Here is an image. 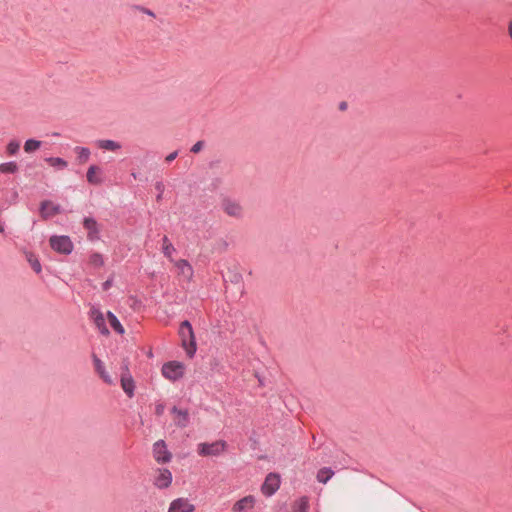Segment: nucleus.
I'll return each mask as SVG.
<instances>
[{
    "mask_svg": "<svg viewBox=\"0 0 512 512\" xmlns=\"http://www.w3.org/2000/svg\"><path fill=\"white\" fill-rule=\"evenodd\" d=\"M179 335L182 341V346L187 355L192 358L196 352V340L193 332L192 325L189 321H183L179 328Z\"/></svg>",
    "mask_w": 512,
    "mask_h": 512,
    "instance_id": "nucleus-1",
    "label": "nucleus"
},
{
    "mask_svg": "<svg viewBox=\"0 0 512 512\" xmlns=\"http://www.w3.org/2000/svg\"><path fill=\"white\" fill-rule=\"evenodd\" d=\"M220 207L222 211L231 218L241 220L245 216V209L240 201H237L232 198H223L221 200Z\"/></svg>",
    "mask_w": 512,
    "mask_h": 512,
    "instance_id": "nucleus-2",
    "label": "nucleus"
},
{
    "mask_svg": "<svg viewBox=\"0 0 512 512\" xmlns=\"http://www.w3.org/2000/svg\"><path fill=\"white\" fill-rule=\"evenodd\" d=\"M227 443L223 440H218L212 443H200L197 446V451L201 456H218L225 452Z\"/></svg>",
    "mask_w": 512,
    "mask_h": 512,
    "instance_id": "nucleus-3",
    "label": "nucleus"
},
{
    "mask_svg": "<svg viewBox=\"0 0 512 512\" xmlns=\"http://www.w3.org/2000/svg\"><path fill=\"white\" fill-rule=\"evenodd\" d=\"M173 480L172 473L167 468H157L153 471L152 483L157 489L163 490L171 486Z\"/></svg>",
    "mask_w": 512,
    "mask_h": 512,
    "instance_id": "nucleus-4",
    "label": "nucleus"
},
{
    "mask_svg": "<svg viewBox=\"0 0 512 512\" xmlns=\"http://www.w3.org/2000/svg\"><path fill=\"white\" fill-rule=\"evenodd\" d=\"M184 370L185 367L182 363L171 361L163 365L162 374L166 379L176 381L183 377Z\"/></svg>",
    "mask_w": 512,
    "mask_h": 512,
    "instance_id": "nucleus-5",
    "label": "nucleus"
},
{
    "mask_svg": "<svg viewBox=\"0 0 512 512\" xmlns=\"http://www.w3.org/2000/svg\"><path fill=\"white\" fill-rule=\"evenodd\" d=\"M50 245L53 250L63 254H69L73 250V244L68 236H52Z\"/></svg>",
    "mask_w": 512,
    "mask_h": 512,
    "instance_id": "nucleus-6",
    "label": "nucleus"
},
{
    "mask_svg": "<svg viewBox=\"0 0 512 512\" xmlns=\"http://www.w3.org/2000/svg\"><path fill=\"white\" fill-rule=\"evenodd\" d=\"M280 487V477L275 473H270L266 476L264 483L261 486V492L267 496H272Z\"/></svg>",
    "mask_w": 512,
    "mask_h": 512,
    "instance_id": "nucleus-7",
    "label": "nucleus"
},
{
    "mask_svg": "<svg viewBox=\"0 0 512 512\" xmlns=\"http://www.w3.org/2000/svg\"><path fill=\"white\" fill-rule=\"evenodd\" d=\"M176 268L177 275L185 281L191 282L194 276V270L191 264L185 259L174 260L172 262Z\"/></svg>",
    "mask_w": 512,
    "mask_h": 512,
    "instance_id": "nucleus-8",
    "label": "nucleus"
},
{
    "mask_svg": "<svg viewBox=\"0 0 512 512\" xmlns=\"http://www.w3.org/2000/svg\"><path fill=\"white\" fill-rule=\"evenodd\" d=\"M153 457L158 463H167L171 460L172 454L168 451L163 440H159L154 443Z\"/></svg>",
    "mask_w": 512,
    "mask_h": 512,
    "instance_id": "nucleus-9",
    "label": "nucleus"
},
{
    "mask_svg": "<svg viewBox=\"0 0 512 512\" xmlns=\"http://www.w3.org/2000/svg\"><path fill=\"white\" fill-rule=\"evenodd\" d=\"M195 506L186 498L174 499L167 512H194Z\"/></svg>",
    "mask_w": 512,
    "mask_h": 512,
    "instance_id": "nucleus-10",
    "label": "nucleus"
},
{
    "mask_svg": "<svg viewBox=\"0 0 512 512\" xmlns=\"http://www.w3.org/2000/svg\"><path fill=\"white\" fill-rule=\"evenodd\" d=\"M255 503H256L255 497L252 495H248V496H245L242 499L238 500L233 505L232 510H233V512H248L254 508Z\"/></svg>",
    "mask_w": 512,
    "mask_h": 512,
    "instance_id": "nucleus-11",
    "label": "nucleus"
},
{
    "mask_svg": "<svg viewBox=\"0 0 512 512\" xmlns=\"http://www.w3.org/2000/svg\"><path fill=\"white\" fill-rule=\"evenodd\" d=\"M60 213V206L49 200H45L40 205V215L43 219H48Z\"/></svg>",
    "mask_w": 512,
    "mask_h": 512,
    "instance_id": "nucleus-12",
    "label": "nucleus"
},
{
    "mask_svg": "<svg viewBox=\"0 0 512 512\" xmlns=\"http://www.w3.org/2000/svg\"><path fill=\"white\" fill-rule=\"evenodd\" d=\"M125 372L121 375V387L124 390V392L127 394L128 397H133L134 395V380L132 376L128 372V367L125 365L124 367Z\"/></svg>",
    "mask_w": 512,
    "mask_h": 512,
    "instance_id": "nucleus-13",
    "label": "nucleus"
},
{
    "mask_svg": "<svg viewBox=\"0 0 512 512\" xmlns=\"http://www.w3.org/2000/svg\"><path fill=\"white\" fill-rule=\"evenodd\" d=\"M94 368L100 378L107 384H114V379L110 376V374L105 370L103 362L95 355H92Z\"/></svg>",
    "mask_w": 512,
    "mask_h": 512,
    "instance_id": "nucleus-14",
    "label": "nucleus"
},
{
    "mask_svg": "<svg viewBox=\"0 0 512 512\" xmlns=\"http://www.w3.org/2000/svg\"><path fill=\"white\" fill-rule=\"evenodd\" d=\"M171 413L173 415L174 424L180 428H184L189 423V414L187 410L178 409L177 407H173L171 409Z\"/></svg>",
    "mask_w": 512,
    "mask_h": 512,
    "instance_id": "nucleus-15",
    "label": "nucleus"
},
{
    "mask_svg": "<svg viewBox=\"0 0 512 512\" xmlns=\"http://www.w3.org/2000/svg\"><path fill=\"white\" fill-rule=\"evenodd\" d=\"M88 183L92 185H100L103 182L102 169L97 165H91L86 173Z\"/></svg>",
    "mask_w": 512,
    "mask_h": 512,
    "instance_id": "nucleus-16",
    "label": "nucleus"
},
{
    "mask_svg": "<svg viewBox=\"0 0 512 512\" xmlns=\"http://www.w3.org/2000/svg\"><path fill=\"white\" fill-rule=\"evenodd\" d=\"M91 317L93 319L94 324L96 325V327L99 329V331L102 334H104V335L109 334V330L105 324L104 315L101 311H99L98 309H92Z\"/></svg>",
    "mask_w": 512,
    "mask_h": 512,
    "instance_id": "nucleus-17",
    "label": "nucleus"
},
{
    "mask_svg": "<svg viewBox=\"0 0 512 512\" xmlns=\"http://www.w3.org/2000/svg\"><path fill=\"white\" fill-rule=\"evenodd\" d=\"M83 225L88 231V237L94 239L98 234V225L95 219L87 217L84 219Z\"/></svg>",
    "mask_w": 512,
    "mask_h": 512,
    "instance_id": "nucleus-18",
    "label": "nucleus"
},
{
    "mask_svg": "<svg viewBox=\"0 0 512 512\" xmlns=\"http://www.w3.org/2000/svg\"><path fill=\"white\" fill-rule=\"evenodd\" d=\"M176 251L173 244L170 242L167 236L162 239V252L169 259L170 262L174 261L173 253Z\"/></svg>",
    "mask_w": 512,
    "mask_h": 512,
    "instance_id": "nucleus-19",
    "label": "nucleus"
},
{
    "mask_svg": "<svg viewBox=\"0 0 512 512\" xmlns=\"http://www.w3.org/2000/svg\"><path fill=\"white\" fill-rule=\"evenodd\" d=\"M97 146L100 148V149H103V150H108V151H116V150H119L121 148V145L120 143L114 141V140H98L97 141Z\"/></svg>",
    "mask_w": 512,
    "mask_h": 512,
    "instance_id": "nucleus-20",
    "label": "nucleus"
},
{
    "mask_svg": "<svg viewBox=\"0 0 512 512\" xmlns=\"http://www.w3.org/2000/svg\"><path fill=\"white\" fill-rule=\"evenodd\" d=\"M25 258L35 273H37V274L41 273V271H42L41 264H40L38 258L32 252L26 251Z\"/></svg>",
    "mask_w": 512,
    "mask_h": 512,
    "instance_id": "nucleus-21",
    "label": "nucleus"
},
{
    "mask_svg": "<svg viewBox=\"0 0 512 512\" xmlns=\"http://www.w3.org/2000/svg\"><path fill=\"white\" fill-rule=\"evenodd\" d=\"M334 475V472L332 469L324 467L320 469L317 473V480L323 484H326Z\"/></svg>",
    "mask_w": 512,
    "mask_h": 512,
    "instance_id": "nucleus-22",
    "label": "nucleus"
},
{
    "mask_svg": "<svg viewBox=\"0 0 512 512\" xmlns=\"http://www.w3.org/2000/svg\"><path fill=\"white\" fill-rule=\"evenodd\" d=\"M107 317H108V320H109V323H110L111 327L117 333H119L121 335L125 333L124 327L121 325V323L119 322L117 317L112 312H108L107 313Z\"/></svg>",
    "mask_w": 512,
    "mask_h": 512,
    "instance_id": "nucleus-23",
    "label": "nucleus"
},
{
    "mask_svg": "<svg viewBox=\"0 0 512 512\" xmlns=\"http://www.w3.org/2000/svg\"><path fill=\"white\" fill-rule=\"evenodd\" d=\"M309 501L307 497H301L293 504V512H308Z\"/></svg>",
    "mask_w": 512,
    "mask_h": 512,
    "instance_id": "nucleus-24",
    "label": "nucleus"
},
{
    "mask_svg": "<svg viewBox=\"0 0 512 512\" xmlns=\"http://www.w3.org/2000/svg\"><path fill=\"white\" fill-rule=\"evenodd\" d=\"M45 161L52 167H57L60 169H64L68 166L67 161H65L64 159H62L60 157H49V158H46Z\"/></svg>",
    "mask_w": 512,
    "mask_h": 512,
    "instance_id": "nucleus-25",
    "label": "nucleus"
},
{
    "mask_svg": "<svg viewBox=\"0 0 512 512\" xmlns=\"http://www.w3.org/2000/svg\"><path fill=\"white\" fill-rule=\"evenodd\" d=\"M75 152L78 155V161L83 164L86 163L90 157V150L86 147H76Z\"/></svg>",
    "mask_w": 512,
    "mask_h": 512,
    "instance_id": "nucleus-26",
    "label": "nucleus"
},
{
    "mask_svg": "<svg viewBox=\"0 0 512 512\" xmlns=\"http://www.w3.org/2000/svg\"><path fill=\"white\" fill-rule=\"evenodd\" d=\"M41 141L35 139H29L24 144V150L27 153H32L41 147Z\"/></svg>",
    "mask_w": 512,
    "mask_h": 512,
    "instance_id": "nucleus-27",
    "label": "nucleus"
},
{
    "mask_svg": "<svg viewBox=\"0 0 512 512\" xmlns=\"http://www.w3.org/2000/svg\"><path fill=\"white\" fill-rule=\"evenodd\" d=\"M17 169H18V167L15 162H7V163H2L0 165V171L2 173H15L17 171Z\"/></svg>",
    "mask_w": 512,
    "mask_h": 512,
    "instance_id": "nucleus-28",
    "label": "nucleus"
},
{
    "mask_svg": "<svg viewBox=\"0 0 512 512\" xmlns=\"http://www.w3.org/2000/svg\"><path fill=\"white\" fill-rule=\"evenodd\" d=\"M20 148V144L17 141H11L7 145V152L11 155H14L18 152Z\"/></svg>",
    "mask_w": 512,
    "mask_h": 512,
    "instance_id": "nucleus-29",
    "label": "nucleus"
},
{
    "mask_svg": "<svg viewBox=\"0 0 512 512\" xmlns=\"http://www.w3.org/2000/svg\"><path fill=\"white\" fill-rule=\"evenodd\" d=\"M204 146V143L202 141H198L196 142L192 147H191V152L192 153H198L202 150Z\"/></svg>",
    "mask_w": 512,
    "mask_h": 512,
    "instance_id": "nucleus-30",
    "label": "nucleus"
},
{
    "mask_svg": "<svg viewBox=\"0 0 512 512\" xmlns=\"http://www.w3.org/2000/svg\"><path fill=\"white\" fill-rule=\"evenodd\" d=\"M164 410H165V406L164 404L162 403H159L156 405V409H155V413L160 416L164 413Z\"/></svg>",
    "mask_w": 512,
    "mask_h": 512,
    "instance_id": "nucleus-31",
    "label": "nucleus"
},
{
    "mask_svg": "<svg viewBox=\"0 0 512 512\" xmlns=\"http://www.w3.org/2000/svg\"><path fill=\"white\" fill-rule=\"evenodd\" d=\"M92 262L101 265L103 263L102 257L99 254H95L92 256Z\"/></svg>",
    "mask_w": 512,
    "mask_h": 512,
    "instance_id": "nucleus-32",
    "label": "nucleus"
},
{
    "mask_svg": "<svg viewBox=\"0 0 512 512\" xmlns=\"http://www.w3.org/2000/svg\"><path fill=\"white\" fill-rule=\"evenodd\" d=\"M177 155H178L177 151H174V152L170 153L169 155H167L165 160L167 162H171L177 157Z\"/></svg>",
    "mask_w": 512,
    "mask_h": 512,
    "instance_id": "nucleus-33",
    "label": "nucleus"
},
{
    "mask_svg": "<svg viewBox=\"0 0 512 512\" xmlns=\"http://www.w3.org/2000/svg\"><path fill=\"white\" fill-rule=\"evenodd\" d=\"M112 285V281L111 280H107L105 281L103 284H102V288L104 291L108 290Z\"/></svg>",
    "mask_w": 512,
    "mask_h": 512,
    "instance_id": "nucleus-34",
    "label": "nucleus"
},
{
    "mask_svg": "<svg viewBox=\"0 0 512 512\" xmlns=\"http://www.w3.org/2000/svg\"><path fill=\"white\" fill-rule=\"evenodd\" d=\"M508 34H509L510 38L512 39V21H510L509 25H508Z\"/></svg>",
    "mask_w": 512,
    "mask_h": 512,
    "instance_id": "nucleus-35",
    "label": "nucleus"
},
{
    "mask_svg": "<svg viewBox=\"0 0 512 512\" xmlns=\"http://www.w3.org/2000/svg\"><path fill=\"white\" fill-rule=\"evenodd\" d=\"M143 11H144L147 15L154 16V14H153L150 10L143 9Z\"/></svg>",
    "mask_w": 512,
    "mask_h": 512,
    "instance_id": "nucleus-36",
    "label": "nucleus"
},
{
    "mask_svg": "<svg viewBox=\"0 0 512 512\" xmlns=\"http://www.w3.org/2000/svg\"><path fill=\"white\" fill-rule=\"evenodd\" d=\"M156 187H157V189H159V190H160V189H162V188H163V185H162L161 183H158Z\"/></svg>",
    "mask_w": 512,
    "mask_h": 512,
    "instance_id": "nucleus-37",
    "label": "nucleus"
},
{
    "mask_svg": "<svg viewBox=\"0 0 512 512\" xmlns=\"http://www.w3.org/2000/svg\"><path fill=\"white\" fill-rule=\"evenodd\" d=\"M0 232H3V227L0 225Z\"/></svg>",
    "mask_w": 512,
    "mask_h": 512,
    "instance_id": "nucleus-38",
    "label": "nucleus"
}]
</instances>
